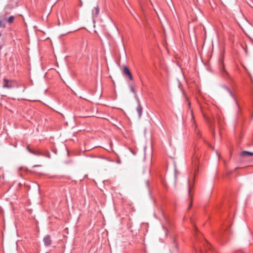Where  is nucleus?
Returning a JSON list of instances; mask_svg holds the SVG:
<instances>
[{
	"mask_svg": "<svg viewBox=\"0 0 253 253\" xmlns=\"http://www.w3.org/2000/svg\"><path fill=\"white\" fill-rule=\"evenodd\" d=\"M218 68L221 74L226 79H227L229 77L228 73L225 70L224 68V65L223 63V59L222 57H220L218 60Z\"/></svg>",
	"mask_w": 253,
	"mask_h": 253,
	"instance_id": "obj_1",
	"label": "nucleus"
},
{
	"mask_svg": "<svg viewBox=\"0 0 253 253\" xmlns=\"http://www.w3.org/2000/svg\"><path fill=\"white\" fill-rule=\"evenodd\" d=\"M3 87L6 88H12L17 86V82L14 80H8L4 78L3 80Z\"/></svg>",
	"mask_w": 253,
	"mask_h": 253,
	"instance_id": "obj_2",
	"label": "nucleus"
},
{
	"mask_svg": "<svg viewBox=\"0 0 253 253\" xmlns=\"http://www.w3.org/2000/svg\"><path fill=\"white\" fill-rule=\"evenodd\" d=\"M27 150L30 153L32 154L33 155H35L43 156L49 158L50 157V155L49 152H47L46 154H44L43 153H42V152L40 151L39 150L31 149V148H30V147L28 146L27 147Z\"/></svg>",
	"mask_w": 253,
	"mask_h": 253,
	"instance_id": "obj_3",
	"label": "nucleus"
},
{
	"mask_svg": "<svg viewBox=\"0 0 253 253\" xmlns=\"http://www.w3.org/2000/svg\"><path fill=\"white\" fill-rule=\"evenodd\" d=\"M169 251L170 253H180L178 243L175 239L170 245Z\"/></svg>",
	"mask_w": 253,
	"mask_h": 253,
	"instance_id": "obj_4",
	"label": "nucleus"
},
{
	"mask_svg": "<svg viewBox=\"0 0 253 253\" xmlns=\"http://www.w3.org/2000/svg\"><path fill=\"white\" fill-rule=\"evenodd\" d=\"M122 73L124 76L127 77L130 80L132 81L133 80L132 75L127 66H125L124 67Z\"/></svg>",
	"mask_w": 253,
	"mask_h": 253,
	"instance_id": "obj_5",
	"label": "nucleus"
},
{
	"mask_svg": "<svg viewBox=\"0 0 253 253\" xmlns=\"http://www.w3.org/2000/svg\"><path fill=\"white\" fill-rule=\"evenodd\" d=\"M136 101L137 103V106L136 108V111L138 115L139 118H140L143 112V108L141 105L140 99L138 97H136Z\"/></svg>",
	"mask_w": 253,
	"mask_h": 253,
	"instance_id": "obj_6",
	"label": "nucleus"
},
{
	"mask_svg": "<svg viewBox=\"0 0 253 253\" xmlns=\"http://www.w3.org/2000/svg\"><path fill=\"white\" fill-rule=\"evenodd\" d=\"M43 241L45 246H48L50 245L52 243L51 237L48 235H47L44 237Z\"/></svg>",
	"mask_w": 253,
	"mask_h": 253,
	"instance_id": "obj_7",
	"label": "nucleus"
},
{
	"mask_svg": "<svg viewBox=\"0 0 253 253\" xmlns=\"http://www.w3.org/2000/svg\"><path fill=\"white\" fill-rule=\"evenodd\" d=\"M92 17L93 18L96 17L98 15V14L99 13V6L98 5L95 6L92 9Z\"/></svg>",
	"mask_w": 253,
	"mask_h": 253,
	"instance_id": "obj_8",
	"label": "nucleus"
},
{
	"mask_svg": "<svg viewBox=\"0 0 253 253\" xmlns=\"http://www.w3.org/2000/svg\"><path fill=\"white\" fill-rule=\"evenodd\" d=\"M240 155L243 157H247L253 156V152H248L247 151H243L241 152Z\"/></svg>",
	"mask_w": 253,
	"mask_h": 253,
	"instance_id": "obj_9",
	"label": "nucleus"
},
{
	"mask_svg": "<svg viewBox=\"0 0 253 253\" xmlns=\"http://www.w3.org/2000/svg\"><path fill=\"white\" fill-rule=\"evenodd\" d=\"M129 88L130 89V91L133 92L134 94V97L135 99L136 100V97H138L136 93V91L134 88V84H131L129 85Z\"/></svg>",
	"mask_w": 253,
	"mask_h": 253,
	"instance_id": "obj_10",
	"label": "nucleus"
},
{
	"mask_svg": "<svg viewBox=\"0 0 253 253\" xmlns=\"http://www.w3.org/2000/svg\"><path fill=\"white\" fill-rule=\"evenodd\" d=\"M222 87L230 94V95H231V96L232 97H233L234 99H235L234 95L232 92V91H231L230 89L227 86H226V85H223Z\"/></svg>",
	"mask_w": 253,
	"mask_h": 253,
	"instance_id": "obj_11",
	"label": "nucleus"
},
{
	"mask_svg": "<svg viewBox=\"0 0 253 253\" xmlns=\"http://www.w3.org/2000/svg\"><path fill=\"white\" fill-rule=\"evenodd\" d=\"M204 245L205 246V248L206 249H209V250H210L211 249V245L209 243L207 240H204Z\"/></svg>",
	"mask_w": 253,
	"mask_h": 253,
	"instance_id": "obj_12",
	"label": "nucleus"
},
{
	"mask_svg": "<svg viewBox=\"0 0 253 253\" xmlns=\"http://www.w3.org/2000/svg\"><path fill=\"white\" fill-rule=\"evenodd\" d=\"M15 17L14 16H10L7 19V22L9 23V24H11L12 23H13V21H14V19Z\"/></svg>",
	"mask_w": 253,
	"mask_h": 253,
	"instance_id": "obj_13",
	"label": "nucleus"
},
{
	"mask_svg": "<svg viewBox=\"0 0 253 253\" xmlns=\"http://www.w3.org/2000/svg\"><path fill=\"white\" fill-rule=\"evenodd\" d=\"M4 176L3 173L0 172V183H4Z\"/></svg>",
	"mask_w": 253,
	"mask_h": 253,
	"instance_id": "obj_14",
	"label": "nucleus"
},
{
	"mask_svg": "<svg viewBox=\"0 0 253 253\" xmlns=\"http://www.w3.org/2000/svg\"><path fill=\"white\" fill-rule=\"evenodd\" d=\"M0 20H3L5 23L7 21L6 16L5 15L0 16Z\"/></svg>",
	"mask_w": 253,
	"mask_h": 253,
	"instance_id": "obj_15",
	"label": "nucleus"
},
{
	"mask_svg": "<svg viewBox=\"0 0 253 253\" xmlns=\"http://www.w3.org/2000/svg\"><path fill=\"white\" fill-rule=\"evenodd\" d=\"M5 27V23L3 20H0V27L4 28Z\"/></svg>",
	"mask_w": 253,
	"mask_h": 253,
	"instance_id": "obj_16",
	"label": "nucleus"
},
{
	"mask_svg": "<svg viewBox=\"0 0 253 253\" xmlns=\"http://www.w3.org/2000/svg\"><path fill=\"white\" fill-rule=\"evenodd\" d=\"M188 194H189V195H190V192H191V184L190 183L189 180L188 181Z\"/></svg>",
	"mask_w": 253,
	"mask_h": 253,
	"instance_id": "obj_17",
	"label": "nucleus"
},
{
	"mask_svg": "<svg viewBox=\"0 0 253 253\" xmlns=\"http://www.w3.org/2000/svg\"><path fill=\"white\" fill-rule=\"evenodd\" d=\"M191 113L192 119L193 120V123L195 124V121L194 120V116L193 115V111L192 110L191 111Z\"/></svg>",
	"mask_w": 253,
	"mask_h": 253,
	"instance_id": "obj_18",
	"label": "nucleus"
},
{
	"mask_svg": "<svg viewBox=\"0 0 253 253\" xmlns=\"http://www.w3.org/2000/svg\"><path fill=\"white\" fill-rule=\"evenodd\" d=\"M196 133H197L198 136H199V137H201V134L199 130H196Z\"/></svg>",
	"mask_w": 253,
	"mask_h": 253,
	"instance_id": "obj_19",
	"label": "nucleus"
},
{
	"mask_svg": "<svg viewBox=\"0 0 253 253\" xmlns=\"http://www.w3.org/2000/svg\"><path fill=\"white\" fill-rule=\"evenodd\" d=\"M145 183H146V185L147 186V187H149V181L148 180H146V182H145Z\"/></svg>",
	"mask_w": 253,
	"mask_h": 253,
	"instance_id": "obj_20",
	"label": "nucleus"
},
{
	"mask_svg": "<svg viewBox=\"0 0 253 253\" xmlns=\"http://www.w3.org/2000/svg\"><path fill=\"white\" fill-rule=\"evenodd\" d=\"M192 206V204H190V206L188 207V209H190Z\"/></svg>",
	"mask_w": 253,
	"mask_h": 253,
	"instance_id": "obj_21",
	"label": "nucleus"
},
{
	"mask_svg": "<svg viewBox=\"0 0 253 253\" xmlns=\"http://www.w3.org/2000/svg\"><path fill=\"white\" fill-rule=\"evenodd\" d=\"M200 253H203V250L202 249H200L199 251Z\"/></svg>",
	"mask_w": 253,
	"mask_h": 253,
	"instance_id": "obj_22",
	"label": "nucleus"
},
{
	"mask_svg": "<svg viewBox=\"0 0 253 253\" xmlns=\"http://www.w3.org/2000/svg\"><path fill=\"white\" fill-rule=\"evenodd\" d=\"M39 166H41V165H35V166H34V167H39Z\"/></svg>",
	"mask_w": 253,
	"mask_h": 253,
	"instance_id": "obj_23",
	"label": "nucleus"
},
{
	"mask_svg": "<svg viewBox=\"0 0 253 253\" xmlns=\"http://www.w3.org/2000/svg\"><path fill=\"white\" fill-rule=\"evenodd\" d=\"M122 0L123 1V2H124V4L126 6V2H125V0Z\"/></svg>",
	"mask_w": 253,
	"mask_h": 253,
	"instance_id": "obj_24",
	"label": "nucleus"
},
{
	"mask_svg": "<svg viewBox=\"0 0 253 253\" xmlns=\"http://www.w3.org/2000/svg\"><path fill=\"white\" fill-rule=\"evenodd\" d=\"M218 122H219V123L220 124L221 123V119H219L218 120Z\"/></svg>",
	"mask_w": 253,
	"mask_h": 253,
	"instance_id": "obj_25",
	"label": "nucleus"
},
{
	"mask_svg": "<svg viewBox=\"0 0 253 253\" xmlns=\"http://www.w3.org/2000/svg\"><path fill=\"white\" fill-rule=\"evenodd\" d=\"M234 99L235 100V101H236V102H237V101H236V98H235V99ZM236 103H237V106H239V104H238V103H237V102H236Z\"/></svg>",
	"mask_w": 253,
	"mask_h": 253,
	"instance_id": "obj_26",
	"label": "nucleus"
},
{
	"mask_svg": "<svg viewBox=\"0 0 253 253\" xmlns=\"http://www.w3.org/2000/svg\"><path fill=\"white\" fill-rule=\"evenodd\" d=\"M195 252L198 253V251L197 249H195Z\"/></svg>",
	"mask_w": 253,
	"mask_h": 253,
	"instance_id": "obj_27",
	"label": "nucleus"
}]
</instances>
